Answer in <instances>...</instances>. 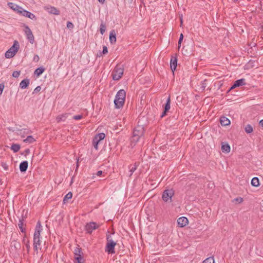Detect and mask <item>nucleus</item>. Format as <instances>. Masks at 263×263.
<instances>
[{
	"label": "nucleus",
	"mask_w": 263,
	"mask_h": 263,
	"mask_svg": "<svg viewBox=\"0 0 263 263\" xmlns=\"http://www.w3.org/2000/svg\"><path fill=\"white\" fill-rule=\"evenodd\" d=\"M246 80L245 79H239L238 80H236L234 84L230 87V88L229 89V91H230L232 89H234L236 87H239V86H243V85H246Z\"/></svg>",
	"instance_id": "nucleus-9"
},
{
	"label": "nucleus",
	"mask_w": 263,
	"mask_h": 263,
	"mask_svg": "<svg viewBox=\"0 0 263 263\" xmlns=\"http://www.w3.org/2000/svg\"><path fill=\"white\" fill-rule=\"evenodd\" d=\"M75 263H84V259L83 257H76Z\"/></svg>",
	"instance_id": "nucleus-37"
},
{
	"label": "nucleus",
	"mask_w": 263,
	"mask_h": 263,
	"mask_svg": "<svg viewBox=\"0 0 263 263\" xmlns=\"http://www.w3.org/2000/svg\"><path fill=\"white\" fill-rule=\"evenodd\" d=\"M170 104H171V97L169 96L166 100V102L164 105V109L165 111H168L170 109Z\"/></svg>",
	"instance_id": "nucleus-24"
},
{
	"label": "nucleus",
	"mask_w": 263,
	"mask_h": 263,
	"mask_svg": "<svg viewBox=\"0 0 263 263\" xmlns=\"http://www.w3.org/2000/svg\"><path fill=\"white\" fill-rule=\"evenodd\" d=\"M167 111H165V110L164 109L163 112L162 113L161 115L160 116L161 118H162L163 117H164L166 115V112Z\"/></svg>",
	"instance_id": "nucleus-50"
},
{
	"label": "nucleus",
	"mask_w": 263,
	"mask_h": 263,
	"mask_svg": "<svg viewBox=\"0 0 263 263\" xmlns=\"http://www.w3.org/2000/svg\"><path fill=\"white\" fill-rule=\"evenodd\" d=\"M26 247L27 248V250L28 251H29V248H30V245H29V240H27L26 243Z\"/></svg>",
	"instance_id": "nucleus-47"
},
{
	"label": "nucleus",
	"mask_w": 263,
	"mask_h": 263,
	"mask_svg": "<svg viewBox=\"0 0 263 263\" xmlns=\"http://www.w3.org/2000/svg\"><path fill=\"white\" fill-rule=\"evenodd\" d=\"M42 230V226L40 221H38L35 229L33 235V248L34 251L37 252L39 247L41 246L40 233Z\"/></svg>",
	"instance_id": "nucleus-2"
},
{
	"label": "nucleus",
	"mask_w": 263,
	"mask_h": 263,
	"mask_svg": "<svg viewBox=\"0 0 263 263\" xmlns=\"http://www.w3.org/2000/svg\"><path fill=\"white\" fill-rule=\"evenodd\" d=\"M33 60L34 62H38L40 60V58H39V55L37 54L35 55L33 57Z\"/></svg>",
	"instance_id": "nucleus-44"
},
{
	"label": "nucleus",
	"mask_w": 263,
	"mask_h": 263,
	"mask_svg": "<svg viewBox=\"0 0 263 263\" xmlns=\"http://www.w3.org/2000/svg\"><path fill=\"white\" fill-rule=\"evenodd\" d=\"M69 114H63L62 115H60L56 118V120L57 122L59 123L61 121H65L66 119L67 118Z\"/></svg>",
	"instance_id": "nucleus-17"
},
{
	"label": "nucleus",
	"mask_w": 263,
	"mask_h": 263,
	"mask_svg": "<svg viewBox=\"0 0 263 263\" xmlns=\"http://www.w3.org/2000/svg\"><path fill=\"white\" fill-rule=\"evenodd\" d=\"M35 140L32 136H28L24 140V142L28 143H32Z\"/></svg>",
	"instance_id": "nucleus-26"
},
{
	"label": "nucleus",
	"mask_w": 263,
	"mask_h": 263,
	"mask_svg": "<svg viewBox=\"0 0 263 263\" xmlns=\"http://www.w3.org/2000/svg\"><path fill=\"white\" fill-rule=\"evenodd\" d=\"M245 129V132L248 134H250L253 132V127L250 124L247 125Z\"/></svg>",
	"instance_id": "nucleus-33"
},
{
	"label": "nucleus",
	"mask_w": 263,
	"mask_h": 263,
	"mask_svg": "<svg viewBox=\"0 0 263 263\" xmlns=\"http://www.w3.org/2000/svg\"><path fill=\"white\" fill-rule=\"evenodd\" d=\"M1 166L5 170L7 171L8 170V165L6 163L2 162L1 163Z\"/></svg>",
	"instance_id": "nucleus-42"
},
{
	"label": "nucleus",
	"mask_w": 263,
	"mask_h": 263,
	"mask_svg": "<svg viewBox=\"0 0 263 263\" xmlns=\"http://www.w3.org/2000/svg\"><path fill=\"white\" fill-rule=\"evenodd\" d=\"M83 118V116L82 115H75L73 117V119L76 120H81Z\"/></svg>",
	"instance_id": "nucleus-41"
},
{
	"label": "nucleus",
	"mask_w": 263,
	"mask_h": 263,
	"mask_svg": "<svg viewBox=\"0 0 263 263\" xmlns=\"http://www.w3.org/2000/svg\"><path fill=\"white\" fill-rule=\"evenodd\" d=\"M9 6L14 11H16L17 13L21 14V11L23 10L22 7L19 6L18 5L15 4L13 3H9L8 4Z\"/></svg>",
	"instance_id": "nucleus-12"
},
{
	"label": "nucleus",
	"mask_w": 263,
	"mask_h": 263,
	"mask_svg": "<svg viewBox=\"0 0 263 263\" xmlns=\"http://www.w3.org/2000/svg\"><path fill=\"white\" fill-rule=\"evenodd\" d=\"M183 39V34L182 33H181V34L180 35V37H179V41H178V48H179L181 46V42L182 41V40Z\"/></svg>",
	"instance_id": "nucleus-39"
},
{
	"label": "nucleus",
	"mask_w": 263,
	"mask_h": 263,
	"mask_svg": "<svg viewBox=\"0 0 263 263\" xmlns=\"http://www.w3.org/2000/svg\"><path fill=\"white\" fill-rule=\"evenodd\" d=\"M108 52V50H107V48L106 46H104L103 47V50H102V52H100V54H98V56H101L102 55V54H106Z\"/></svg>",
	"instance_id": "nucleus-38"
},
{
	"label": "nucleus",
	"mask_w": 263,
	"mask_h": 263,
	"mask_svg": "<svg viewBox=\"0 0 263 263\" xmlns=\"http://www.w3.org/2000/svg\"><path fill=\"white\" fill-rule=\"evenodd\" d=\"M28 163L27 161L22 162L20 164V170L21 172H25L28 168Z\"/></svg>",
	"instance_id": "nucleus-14"
},
{
	"label": "nucleus",
	"mask_w": 263,
	"mask_h": 263,
	"mask_svg": "<svg viewBox=\"0 0 263 263\" xmlns=\"http://www.w3.org/2000/svg\"><path fill=\"white\" fill-rule=\"evenodd\" d=\"M124 68L122 65H117L113 70L111 75L114 80H120L123 74Z\"/></svg>",
	"instance_id": "nucleus-5"
},
{
	"label": "nucleus",
	"mask_w": 263,
	"mask_h": 263,
	"mask_svg": "<svg viewBox=\"0 0 263 263\" xmlns=\"http://www.w3.org/2000/svg\"><path fill=\"white\" fill-rule=\"evenodd\" d=\"M259 124L262 127H263V119L260 121Z\"/></svg>",
	"instance_id": "nucleus-54"
},
{
	"label": "nucleus",
	"mask_w": 263,
	"mask_h": 263,
	"mask_svg": "<svg viewBox=\"0 0 263 263\" xmlns=\"http://www.w3.org/2000/svg\"><path fill=\"white\" fill-rule=\"evenodd\" d=\"M235 200L238 202L239 203H241V202H242L243 199L242 198L240 197V198H237L235 199Z\"/></svg>",
	"instance_id": "nucleus-48"
},
{
	"label": "nucleus",
	"mask_w": 263,
	"mask_h": 263,
	"mask_svg": "<svg viewBox=\"0 0 263 263\" xmlns=\"http://www.w3.org/2000/svg\"><path fill=\"white\" fill-rule=\"evenodd\" d=\"M107 243L105 247V251L108 254H114L115 247L116 245V242H115L111 238L110 235L107 236Z\"/></svg>",
	"instance_id": "nucleus-4"
},
{
	"label": "nucleus",
	"mask_w": 263,
	"mask_h": 263,
	"mask_svg": "<svg viewBox=\"0 0 263 263\" xmlns=\"http://www.w3.org/2000/svg\"><path fill=\"white\" fill-rule=\"evenodd\" d=\"M221 150L223 152L229 153L230 151V146L228 144H223L221 146Z\"/></svg>",
	"instance_id": "nucleus-25"
},
{
	"label": "nucleus",
	"mask_w": 263,
	"mask_h": 263,
	"mask_svg": "<svg viewBox=\"0 0 263 263\" xmlns=\"http://www.w3.org/2000/svg\"><path fill=\"white\" fill-rule=\"evenodd\" d=\"M41 89V87L40 86H37L33 91V93H37L39 92Z\"/></svg>",
	"instance_id": "nucleus-45"
},
{
	"label": "nucleus",
	"mask_w": 263,
	"mask_h": 263,
	"mask_svg": "<svg viewBox=\"0 0 263 263\" xmlns=\"http://www.w3.org/2000/svg\"><path fill=\"white\" fill-rule=\"evenodd\" d=\"M105 30H106V26L103 23H102L100 25V33H101V34H104V33L105 31Z\"/></svg>",
	"instance_id": "nucleus-35"
},
{
	"label": "nucleus",
	"mask_w": 263,
	"mask_h": 263,
	"mask_svg": "<svg viewBox=\"0 0 263 263\" xmlns=\"http://www.w3.org/2000/svg\"><path fill=\"white\" fill-rule=\"evenodd\" d=\"M23 219H20L18 223V226L20 230L22 233L25 232V229L23 228Z\"/></svg>",
	"instance_id": "nucleus-30"
},
{
	"label": "nucleus",
	"mask_w": 263,
	"mask_h": 263,
	"mask_svg": "<svg viewBox=\"0 0 263 263\" xmlns=\"http://www.w3.org/2000/svg\"><path fill=\"white\" fill-rule=\"evenodd\" d=\"M21 14H22L23 16L28 17L31 20H36V17L34 14L24 9L21 11Z\"/></svg>",
	"instance_id": "nucleus-11"
},
{
	"label": "nucleus",
	"mask_w": 263,
	"mask_h": 263,
	"mask_svg": "<svg viewBox=\"0 0 263 263\" xmlns=\"http://www.w3.org/2000/svg\"><path fill=\"white\" fill-rule=\"evenodd\" d=\"M98 1L102 4H103L105 2V0H98Z\"/></svg>",
	"instance_id": "nucleus-53"
},
{
	"label": "nucleus",
	"mask_w": 263,
	"mask_h": 263,
	"mask_svg": "<svg viewBox=\"0 0 263 263\" xmlns=\"http://www.w3.org/2000/svg\"><path fill=\"white\" fill-rule=\"evenodd\" d=\"M138 165L136 163L134 165H130L129 166V171L130 172V176H132L133 173L137 170Z\"/></svg>",
	"instance_id": "nucleus-27"
},
{
	"label": "nucleus",
	"mask_w": 263,
	"mask_h": 263,
	"mask_svg": "<svg viewBox=\"0 0 263 263\" xmlns=\"http://www.w3.org/2000/svg\"><path fill=\"white\" fill-rule=\"evenodd\" d=\"M20 75V71H14L12 73V77L14 78H18Z\"/></svg>",
	"instance_id": "nucleus-40"
},
{
	"label": "nucleus",
	"mask_w": 263,
	"mask_h": 263,
	"mask_svg": "<svg viewBox=\"0 0 263 263\" xmlns=\"http://www.w3.org/2000/svg\"><path fill=\"white\" fill-rule=\"evenodd\" d=\"M25 153L26 155H28V154L30 153V149L28 148L25 149Z\"/></svg>",
	"instance_id": "nucleus-52"
},
{
	"label": "nucleus",
	"mask_w": 263,
	"mask_h": 263,
	"mask_svg": "<svg viewBox=\"0 0 263 263\" xmlns=\"http://www.w3.org/2000/svg\"><path fill=\"white\" fill-rule=\"evenodd\" d=\"M24 26H25L24 31H25V33L27 36V39L28 40V41H29V42L31 44H33L34 42V35H33L31 30H30V29L29 28V27L28 26L25 25Z\"/></svg>",
	"instance_id": "nucleus-7"
},
{
	"label": "nucleus",
	"mask_w": 263,
	"mask_h": 263,
	"mask_svg": "<svg viewBox=\"0 0 263 263\" xmlns=\"http://www.w3.org/2000/svg\"><path fill=\"white\" fill-rule=\"evenodd\" d=\"M206 80H204L202 83V86L201 87L203 88V89H204L206 87V83H205Z\"/></svg>",
	"instance_id": "nucleus-49"
},
{
	"label": "nucleus",
	"mask_w": 263,
	"mask_h": 263,
	"mask_svg": "<svg viewBox=\"0 0 263 263\" xmlns=\"http://www.w3.org/2000/svg\"><path fill=\"white\" fill-rule=\"evenodd\" d=\"M125 97L126 92L124 89H120L118 91L114 100L115 105L117 108H120L123 106Z\"/></svg>",
	"instance_id": "nucleus-3"
},
{
	"label": "nucleus",
	"mask_w": 263,
	"mask_h": 263,
	"mask_svg": "<svg viewBox=\"0 0 263 263\" xmlns=\"http://www.w3.org/2000/svg\"><path fill=\"white\" fill-rule=\"evenodd\" d=\"M83 254V253L82 252L81 250L79 248H77V249L75 250L74 251V258L76 257H82V255Z\"/></svg>",
	"instance_id": "nucleus-32"
},
{
	"label": "nucleus",
	"mask_w": 263,
	"mask_h": 263,
	"mask_svg": "<svg viewBox=\"0 0 263 263\" xmlns=\"http://www.w3.org/2000/svg\"><path fill=\"white\" fill-rule=\"evenodd\" d=\"M99 226L95 222L87 223L85 227V229L87 233L91 234L93 230L98 229Z\"/></svg>",
	"instance_id": "nucleus-8"
},
{
	"label": "nucleus",
	"mask_w": 263,
	"mask_h": 263,
	"mask_svg": "<svg viewBox=\"0 0 263 263\" xmlns=\"http://www.w3.org/2000/svg\"><path fill=\"white\" fill-rule=\"evenodd\" d=\"M202 263H215V260L213 257L206 258Z\"/></svg>",
	"instance_id": "nucleus-34"
},
{
	"label": "nucleus",
	"mask_w": 263,
	"mask_h": 263,
	"mask_svg": "<svg viewBox=\"0 0 263 263\" xmlns=\"http://www.w3.org/2000/svg\"><path fill=\"white\" fill-rule=\"evenodd\" d=\"M45 70V69L43 67H40L35 70L34 74L37 77H39L44 72Z\"/></svg>",
	"instance_id": "nucleus-21"
},
{
	"label": "nucleus",
	"mask_w": 263,
	"mask_h": 263,
	"mask_svg": "<svg viewBox=\"0 0 263 263\" xmlns=\"http://www.w3.org/2000/svg\"><path fill=\"white\" fill-rule=\"evenodd\" d=\"M105 137V134L103 133H101L98 134H97L95 136V137H94V138L95 139L97 140V141H100L103 140Z\"/></svg>",
	"instance_id": "nucleus-22"
},
{
	"label": "nucleus",
	"mask_w": 263,
	"mask_h": 263,
	"mask_svg": "<svg viewBox=\"0 0 263 263\" xmlns=\"http://www.w3.org/2000/svg\"><path fill=\"white\" fill-rule=\"evenodd\" d=\"M99 142L100 141H97V140L93 138V141H92V144H93L94 148L96 150H98V144H99Z\"/></svg>",
	"instance_id": "nucleus-36"
},
{
	"label": "nucleus",
	"mask_w": 263,
	"mask_h": 263,
	"mask_svg": "<svg viewBox=\"0 0 263 263\" xmlns=\"http://www.w3.org/2000/svg\"><path fill=\"white\" fill-rule=\"evenodd\" d=\"M102 171H99L97 172V175L98 176H100L102 175Z\"/></svg>",
	"instance_id": "nucleus-51"
},
{
	"label": "nucleus",
	"mask_w": 263,
	"mask_h": 263,
	"mask_svg": "<svg viewBox=\"0 0 263 263\" xmlns=\"http://www.w3.org/2000/svg\"><path fill=\"white\" fill-rule=\"evenodd\" d=\"M144 133V128L142 125H137L135 127L133 130V136L130 139L131 145H135L140 138L143 136Z\"/></svg>",
	"instance_id": "nucleus-1"
},
{
	"label": "nucleus",
	"mask_w": 263,
	"mask_h": 263,
	"mask_svg": "<svg viewBox=\"0 0 263 263\" xmlns=\"http://www.w3.org/2000/svg\"><path fill=\"white\" fill-rule=\"evenodd\" d=\"M74 26H73V24L70 22H68L67 23V27L68 28H69V29H72L73 28Z\"/></svg>",
	"instance_id": "nucleus-43"
},
{
	"label": "nucleus",
	"mask_w": 263,
	"mask_h": 263,
	"mask_svg": "<svg viewBox=\"0 0 263 263\" xmlns=\"http://www.w3.org/2000/svg\"><path fill=\"white\" fill-rule=\"evenodd\" d=\"M47 10L48 12L51 14L59 15L60 13V11L54 7L50 6V7H48Z\"/></svg>",
	"instance_id": "nucleus-16"
},
{
	"label": "nucleus",
	"mask_w": 263,
	"mask_h": 263,
	"mask_svg": "<svg viewBox=\"0 0 263 263\" xmlns=\"http://www.w3.org/2000/svg\"><path fill=\"white\" fill-rule=\"evenodd\" d=\"M11 148L14 153L17 152L20 149V145L17 144H13L11 145Z\"/></svg>",
	"instance_id": "nucleus-29"
},
{
	"label": "nucleus",
	"mask_w": 263,
	"mask_h": 263,
	"mask_svg": "<svg viewBox=\"0 0 263 263\" xmlns=\"http://www.w3.org/2000/svg\"><path fill=\"white\" fill-rule=\"evenodd\" d=\"M251 184L252 186L257 187L259 185V179L257 177H254L251 180Z\"/></svg>",
	"instance_id": "nucleus-23"
},
{
	"label": "nucleus",
	"mask_w": 263,
	"mask_h": 263,
	"mask_svg": "<svg viewBox=\"0 0 263 263\" xmlns=\"http://www.w3.org/2000/svg\"><path fill=\"white\" fill-rule=\"evenodd\" d=\"M220 122L222 126H227L230 124V120L224 116L220 118Z\"/></svg>",
	"instance_id": "nucleus-19"
},
{
	"label": "nucleus",
	"mask_w": 263,
	"mask_h": 263,
	"mask_svg": "<svg viewBox=\"0 0 263 263\" xmlns=\"http://www.w3.org/2000/svg\"><path fill=\"white\" fill-rule=\"evenodd\" d=\"M177 64V59L176 57H172L171 59L170 65L172 71L176 70Z\"/></svg>",
	"instance_id": "nucleus-13"
},
{
	"label": "nucleus",
	"mask_w": 263,
	"mask_h": 263,
	"mask_svg": "<svg viewBox=\"0 0 263 263\" xmlns=\"http://www.w3.org/2000/svg\"><path fill=\"white\" fill-rule=\"evenodd\" d=\"M20 45L18 42L17 41H14L13 45L9 49H8V50H10V51H15V54H16L18 51Z\"/></svg>",
	"instance_id": "nucleus-15"
},
{
	"label": "nucleus",
	"mask_w": 263,
	"mask_h": 263,
	"mask_svg": "<svg viewBox=\"0 0 263 263\" xmlns=\"http://www.w3.org/2000/svg\"><path fill=\"white\" fill-rule=\"evenodd\" d=\"M15 55V51H10V50H7L5 53V57L8 59L12 58Z\"/></svg>",
	"instance_id": "nucleus-28"
},
{
	"label": "nucleus",
	"mask_w": 263,
	"mask_h": 263,
	"mask_svg": "<svg viewBox=\"0 0 263 263\" xmlns=\"http://www.w3.org/2000/svg\"><path fill=\"white\" fill-rule=\"evenodd\" d=\"M180 24H181V25H182V18H180Z\"/></svg>",
	"instance_id": "nucleus-55"
},
{
	"label": "nucleus",
	"mask_w": 263,
	"mask_h": 263,
	"mask_svg": "<svg viewBox=\"0 0 263 263\" xmlns=\"http://www.w3.org/2000/svg\"><path fill=\"white\" fill-rule=\"evenodd\" d=\"M4 88V85L3 84H0V96L2 93Z\"/></svg>",
	"instance_id": "nucleus-46"
},
{
	"label": "nucleus",
	"mask_w": 263,
	"mask_h": 263,
	"mask_svg": "<svg viewBox=\"0 0 263 263\" xmlns=\"http://www.w3.org/2000/svg\"><path fill=\"white\" fill-rule=\"evenodd\" d=\"M72 194L71 193V192H69L65 196V197H64V199H63V202L65 203H66V202L67 201V200L68 199H70L72 198Z\"/></svg>",
	"instance_id": "nucleus-31"
},
{
	"label": "nucleus",
	"mask_w": 263,
	"mask_h": 263,
	"mask_svg": "<svg viewBox=\"0 0 263 263\" xmlns=\"http://www.w3.org/2000/svg\"><path fill=\"white\" fill-rule=\"evenodd\" d=\"M188 222V219L185 217H181L177 219V224L181 228L185 227Z\"/></svg>",
	"instance_id": "nucleus-10"
},
{
	"label": "nucleus",
	"mask_w": 263,
	"mask_h": 263,
	"mask_svg": "<svg viewBox=\"0 0 263 263\" xmlns=\"http://www.w3.org/2000/svg\"><path fill=\"white\" fill-rule=\"evenodd\" d=\"M30 82L29 79H25L20 83V87L21 89H25L28 86Z\"/></svg>",
	"instance_id": "nucleus-18"
},
{
	"label": "nucleus",
	"mask_w": 263,
	"mask_h": 263,
	"mask_svg": "<svg viewBox=\"0 0 263 263\" xmlns=\"http://www.w3.org/2000/svg\"><path fill=\"white\" fill-rule=\"evenodd\" d=\"M174 195V191L172 189L165 190L162 196V200L165 202H171L172 198Z\"/></svg>",
	"instance_id": "nucleus-6"
},
{
	"label": "nucleus",
	"mask_w": 263,
	"mask_h": 263,
	"mask_svg": "<svg viewBox=\"0 0 263 263\" xmlns=\"http://www.w3.org/2000/svg\"><path fill=\"white\" fill-rule=\"evenodd\" d=\"M234 2H237L238 0H233Z\"/></svg>",
	"instance_id": "nucleus-56"
},
{
	"label": "nucleus",
	"mask_w": 263,
	"mask_h": 263,
	"mask_svg": "<svg viewBox=\"0 0 263 263\" xmlns=\"http://www.w3.org/2000/svg\"><path fill=\"white\" fill-rule=\"evenodd\" d=\"M109 41L111 44H114L116 42V35L115 30H111L109 33Z\"/></svg>",
	"instance_id": "nucleus-20"
}]
</instances>
